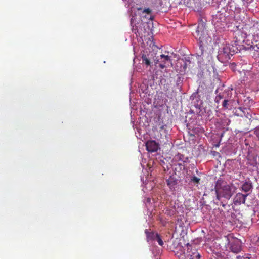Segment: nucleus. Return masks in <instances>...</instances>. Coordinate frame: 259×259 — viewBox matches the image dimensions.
<instances>
[{"instance_id": "obj_21", "label": "nucleus", "mask_w": 259, "mask_h": 259, "mask_svg": "<svg viewBox=\"0 0 259 259\" xmlns=\"http://www.w3.org/2000/svg\"><path fill=\"white\" fill-rule=\"evenodd\" d=\"M155 138H156L157 140L159 141L160 142H163L162 141V139H163V138L162 137L161 134H160V136L159 135H158L157 136H155Z\"/></svg>"}, {"instance_id": "obj_17", "label": "nucleus", "mask_w": 259, "mask_h": 259, "mask_svg": "<svg viewBox=\"0 0 259 259\" xmlns=\"http://www.w3.org/2000/svg\"><path fill=\"white\" fill-rule=\"evenodd\" d=\"M229 101L228 99H225L222 102V106L224 109H227L229 108Z\"/></svg>"}, {"instance_id": "obj_23", "label": "nucleus", "mask_w": 259, "mask_h": 259, "mask_svg": "<svg viewBox=\"0 0 259 259\" xmlns=\"http://www.w3.org/2000/svg\"><path fill=\"white\" fill-rule=\"evenodd\" d=\"M151 10L149 8H147L144 10L143 12L146 13L147 14H150L151 13Z\"/></svg>"}, {"instance_id": "obj_9", "label": "nucleus", "mask_w": 259, "mask_h": 259, "mask_svg": "<svg viewBox=\"0 0 259 259\" xmlns=\"http://www.w3.org/2000/svg\"><path fill=\"white\" fill-rule=\"evenodd\" d=\"M230 249L234 253H238L241 251V246L238 241L231 243Z\"/></svg>"}, {"instance_id": "obj_7", "label": "nucleus", "mask_w": 259, "mask_h": 259, "mask_svg": "<svg viewBox=\"0 0 259 259\" xmlns=\"http://www.w3.org/2000/svg\"><path fill=\"white\" fill-rule=\"evenodd\" d=\"M250 53L254 59H259V42L255 45H252L249 48Z\"/></svg>"}, {"instance_id": "obj_26", "label": "nucleus", "mask_w": 259, "mask_h": 259, "mask_svg": "<svg viewBox=\"0 0 259 259\" xmlns=\"http://www.w3.org/2000/svg\"><path fill=\"white\" fill-rule=\"evenodd\" d=\"M257 245L259 246V237H258V238L257 240Z\"/></svg>"}, {"instance_id": "obj_12", "label": "nucleus", "mask_w": 259, "mask_h": 259, "mask_svg": "<svg viewBox=\"0 0 259 259\" xmlns=\"http://www.w3.org/2000/svg\"><path fill=\"white\" fill-rule=\"evenodd\" d=\"M196 32L197 33L198 35L199 36V39H202V35L205 33L204 28L203 27V24H201V25H198L196 30Z\"/></svg>"}, {"instance_id": "obj_27", "label": "nucleus", "mask_w": 259, "mask_h": 259, "mask_svg": "<svg viewBox=\"0 0 259 259\" xmlns=\"http://www.w3.org/2000/svg\"><path fill=\"white\" fill-rule=\"evenodd\" d=\"M236 41H241V40H240L239 39H238V38H237Z\"/></svg>"}, {"instance_id": "obj_10", "label": "nucleus", "mask_w": 259, "mask_h": 259, "mask_svg": "<svg viewBox=\"0 0 259 259\" xmlns=\"http://www.w3.org/2000/svg\"><path fill=\"white\" fill-rule=\"evenodd\" d=\"M147 24L145 23L141 22L137 27V32L139 35H143L146 32V28H145Z\"/></svg>"}, {"instance_id": "obj_11", "label": "nucleus", "mask_w": 259, "mask_h": 259, "mask_svg": "<svg viewBox=\"0 0 259 259\" xmlns=\"http://www.w3.org/2000/svg\"><path fill=\"white\" fill-rule=\"evenodd\" d=\"M167 185L171 188L177 184V179L175 178L170 176L168 179L166 180Z\"/></svg>"}, {"instance_id": "obj_25", "label": "nucleus", "mask_w": 259, "mask_h": 259, "mask_svg": "<svg viewBox=\"0 0 259 259\" xmlns=\"http://www.w3.org/2000/svg\"><path fill=\"white\" fill-rule=\"evenodd\" d=\"M164 125H161V126L160 127V130H163V129H164Z\"/></svg>"}, {"instance_id": "obj_14", "label": "nucleus", "mask_w": 259, "mask_h": 259, "mask_svg": "<svg viewBox=\"0 0 259 259\" xmlns=\"http://www.w3.org/2000/svg\"><path fill=\"white\" fill-rule=\"evenodd\" d=\"M141 58L142 60V63L143 64H145L147 66L150 65V60L147 58L145 54H143L142 55Z\"/></svg>"}, {"instance_id": "obj_3", "label": "nucleus", "mask_w": 259, "mask_h": 259, "mask_svg": "<svg viewBox=\"0 0 259 259\" xmlns=\"http://www.w3.org/2000/svg\"><path fill=\"white\" fill-rule=\"evenodd\" d=\"M184 156L180 154H178L174 157L175 161L177 162L173 165L176 175H177V173L179 174L181 170H184L185 168V163L186 162V160H184Z\"/></svg>"}, {"instance_id": "obj_15", "label": "nucleus", "mask_w": 259, "mask_h": 259, "mask_svg": "<svg viewBox=\"0 0 259 259\" xmlns=\"http://www.w3.org/2000/svg\"><path fill=\"white\" fill-rule=\"evenodd\" d=\"M201 256L199 253L197 251L193 253V254L191 255V259H200Z\"/></svg>"}, {"instance_id": "obj_1", "label": "nucleus", "mask_w": 259, "mask_h": 259, "mask_svg": "<svg viewBox=\"0 0 259 259\" xmlns=\"http://www.w3.org/2000/svg\"><path fill=\"white\" fill-rule=\"evenodd\" d=\"M215 189L218 200L221 197L229 199L233 194L231 187L226 181L221 179L217 181Z\"/></svg>"}, {"instance_id": "obj_2", "label": "nucleus", "mask_w": 259, "mask_h": 259, "mask_svg": "<svg viewBox=\"0 0 259 259\" xmlns=\"http://www.w3.org/2000/svg\"><path fill=\"white\" fill-rule=\"evenodd\" d=\"M237 52V49L233 46L231 47L230 44H225L222 46L220 48V55L222 56L226 60L230 59V56H232L235 53Z\"/></svg>"}, {"instance_id": "obj_5", "label": "nucleus", "mask_w": 259, "mask_h": 259, "mask_svg": "<svg viewBox=\"0 0 259 259\" xmlns=\"http://www.w3.org/2000/svg\"><path fill=\"white\" fill-rule=\"evenodd\" d=\"M248 194H243L241 193H238L234 198V204L235 205H240L245 203L246 197Z\"/></svg>"}, {"instance_id": "obj_16", "label": "nucleus", "mask_w": 259, "mask_h": 259, "mask_svg": "<svg viewBox=\"0 0 259 259\" xmlns=\"http://www.w3.org/2000/svg\"><path fill=\"white\" fill-rule=\"evenodd\" d=\"M224 98L225 97L224 96V93H223L222 94H221V93H220L215 97L214 101L216 103H219L220 100Z\"/></svg>"}, {"instance_id": "obj_20", "label": "nucleus", "mask_w": 259, "mask_h": 259, "mask_svg": "<svg viewBox=\"0 0 259 259\" xmlns=\"http://www.w3.org/2000/svg\"><path fill=\"white\" fill-rule=\"evenodd\" d=\"M191 182L198 184L199 183L200 179L196 176H194L191 178Z\"/></svg>"}, {"instance_id": "obj_24", "label": "nucleus", "mask_w": 259, "mask_h": 259, "mask_svg": "<svg viewBox=\"0 0 259 259\" xmlns=\"http://www.w3.org/2000/svg\"><path fill=\"white\" fill-rule=\"evenodd\" d=\"M237 34H238V36H239V35H240H240H243V33H242V32H238L237 33Z\"/></svg>"}, {"instance_id": "obj_19", "label": "nucleus", "mask_w": 259, "mask_h": 259, "mask_svg": "<svg viewBox=\"0 0 259 259\" xmlns=\"http://www.w3.org/2000/svg\"><path fill=\"white\" fill-rule=\"evenodd\" d=\"M202 42V40H201L200 44H201ZM199 49H200V51L199 53H198L197 54L198 56H201L203 54V51H204L203 47L202 44H200Z\"/></svg>"}, {"instance_id": "obj_22", "label": "nucleus", "mask_w": 259, "mask_h": 259, "mask_svg": "<svg viewBox=\"0 0 259 259\" xmlns=\"http://www.w3.org/2000/svg\"><path fill=\"white\" fill-rule=\"evenodd\" d=\"M254 134L258 137L259 139V127H256L254 131Z\"/></svg>"}, {"instance_id": "obj_8", "label": "nucleus", "mask_w": 259, "mask_h": 259, "mask_svg": "<svg viewBox=\"0 0 259 259\" xmlns=\"http://www.w3.org/2000/svg\"><path fill=\"white\" fill-rule=\"evenodd\" d=\"M253 188V185L250 180L245 181L241 186V190L244 192H249Z\"/></svg>"}, {"instance_id": "obj_4", "label": "nucleus", "mask_w": 259, "mask_h": 259, "mask_svg": "<svg viewBox=\"0 0 259 259\" xmlns=\"http://www.w3.org/2000/svg\"><path fill=\"white\" fill-rule=\"evenodd\" d=\"M146 147L147 150L151 153L156 152L159 147L158 143L154 140H148L146 143Z\"/></svg>"}, {"instance_id": "obj_13", "label": "nucleus", "mask_w": 259, "mask_h": 259, "mask_svg": "<svg viewBox=\"0 0 259 259\" xmlns=\"http://www.w3.org/2000/svg\"><path fill=\"white\" fill-rule=\"evenodd\" d=\"M146 233L147 234V238L148 241L149 240H155L156 237H157L158 234V233H155L154 232H148L147 231H146Z\"/></svg>"}, {"instance_id": "obj_6", "label": "nucleus", "mask_w": 259, "mask_h": 259, "mask_svg": "<svg viewBox=\"0 0 259 259\" xmlns=\"http://www.w3.org/2000/svg\"><path fill=\"white\" fill-rule=\"evenodd\" d=\"M160 59H161V61H159V60H157L156 63L158 64L159 62H160L159 65L161 69H163L166 67V64L167 62H171L170 57L168 55H161Z\"/></svg>"}, {"instance_id": "obj_18", "label": "nucleus", "mask_w": 259, "mask_h": 259, "mask_svg": "<svg viewBox=\"0 0 259 259\" xmlns=\"http://www.w3.org/2000/svg\"><path fill=\"white\" fill-rule=\"evenodd\" d=\"M155 240L157 241V242L159 245L162 246L163 245V242L162 240L161 239V238H160V236L159 234L158 235L157 237H156Z\"/></svg>"}]
</instances>
